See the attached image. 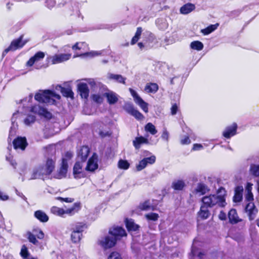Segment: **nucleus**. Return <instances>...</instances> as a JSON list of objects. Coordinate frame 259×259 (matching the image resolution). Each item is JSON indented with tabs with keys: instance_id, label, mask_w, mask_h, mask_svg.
Instances as JSON below:
<instances>
[{
	"instance_id": "nucleus-1",
	"label": "nucleus",
	"mask_w": 259,
	"mask_h": 259,
	"mask_svg": "<svg viewBox=\"0 0 259 259\" xmlns=\"http://www.w3.org/2000/svg\"><path fill=\"white\" fill-rule=\"evenodd\" d=\"M55 163L56 160L55 158H48L44 163L34 168L30 179H44L48 177L54 171L55 168Z\"/></svg>"
},
{
	"instance_id": "nucleus-2",
	"label": "nucleus",
	"mask_w": 259,
	"mask_h": 259,
	"mask_svg": "<svg viewBox=\"0 0 259 259\" xmlns=\"http://www.w3.org/2000/svg\"><path fill=\"white\" fill-rule=\"evenodd\" d=\"M226 192L224 188H220L216 194L204 196L202 198L203 204L206 207H213L218 205L220 207H225L226 202Z\"/></svg>"
},
{
	"instance_id": "nucleus-3",
	"label": "nucleus",
	"mask_w": 259,
	"mask_h": 259,
	"mask_svg": "<svg viewBox=\"0 0 259 259\" xmlns=\"http://www.w3.org/2000/svg\"><path fill=\"white\" fill-rule=\"evenodd\" d=\"M61 97L51 90L40 91L35 95V99L39 102L54 104L56 100H59Z\"/></svg>"
},
{
	"instance_id": "nucleus-4",
	"label": "nucleus",
	"mask_w": 259,
	"mask_h": 259,
	"mask_svg": "<svg viewBox=\"0 0 259 259\" xmlns=\"http://www.w3.org/2000/svg\"><path fill=\"white\" fill-rule=\"evenodd\" d=\"M83 227V225L81 223H77L72 228L70 237L72 242L74 243L79 242L82 236Z\"/></svg>"
},
{
	"instance_id": "nucleus-5",
	"label": "nucleus",
	"mask_w": 259,
	"mask_h": 259,
	"mask_svg": "<svg viewBox=\"0 0 259 259\" xmlns=\"http://www.w3.org/2000/svg\"><path fill=\"white\" fill-rule=\"evenodd\" d=\"M27 111H31L34 113L37 114L47 119H50L52 116L51 112L48 111L46 108L41 107L39 105H35L31 108L27 107L25 109L24 113H26Z\"/></svg>"
},
{
	"instance_id": "nucleus-6",
	"label": "nucleus",
	"mask_w": 259,
	"mask_h": 259,
	"mask_svg": "<svg viewBox=\"0 0 259 259\" xmlns=\"http://www.w3.org/2000/svg\"><path fill=\"white\" fill-rule=\"evenodd\" d=\"M117 239L110 233L108 235L102 238L98 241V244L105 249L113 247L116 244Z\"/></svg>"
},
{
	"instance_id": "nucleus-7",
	"label": "nucleus",
	"mask_w": 259,
	"mask_h": 259,
	"mask_svg": "<svg viewBox=\"0 0 259 259\" xmlns=\"http://www.w3.org/2000/svg\"><path fill=\"white\" fill-rule=\"evenodd\" d=\"M71 54H58L53 56H50L47 58L49 62L52 64L61 63L70 59Z\"/></svg>"
},
{
	"instance_id": "nucleus-8",
	"label": "nucleus",
	"mask_w": 259,
	"mask_h": 259,
	"mask_svg": "<svg viewBox=\"0 0 259 259\" xmlns=\"http://www.w3.org/2000/svg\"><path fill=\"white\" fill-rule=\"evenodd\" d=\"M131 95L133 97L134 102L145 113L148 112V104L145 102L137 94V93L131 88L129 89Z\"/></svg>"
},
{
	"instance_id": "nucleus-9",
	"label": "nucleus",
	"mask_w": 259,
	"mask_h": 259,
	"mask_svg": "<svg viewBox=\"0 0 259 259\" xmlns=\"http://www.w3.org/2000/svg\"><path fill=\"white\" fill-rule=\"evenodd\" d=\"M22 36H21L17 39L13 40L10 46L6 49L3 53V55H5L9 51H14L17 49H19L23 47V46L26 43V41L22 40Z\"/></svg>"
},
{
	"instance_id": "nucleus-10",
	"label": "nucleus",
	"mask_w": 259,
	"mask_h": 259,
	"mask_svg": "<svg viewBox=\"0 0 259 259\" xmlns=\"http://www.w3.org/2000/svg\"><path fill=\"white\" fill-rule=\"evenodd\" d=\"M133 143L135 148L136 149H139L142 144H156L157 143V141H151V140H149L147 137L140 136L135 138Z\"/></svg>"
},
{
	"instance_id": "nucleus-11",
	"label": "nucleus",
	"mask_w": 259,
	"mask_h": 259,
	"mask_svg": "<svg viewBox=\"0 0 259 259\" xmlns=\"http://www.w3.org/2000/svg\"><path fill=\"white\" fill-rule=\"evenodd\" d=\"M98 167V156L96 154H93L92 156L89 159L85 170L90 172H93Z\"/></svg>"
},
{
	"instance_id": "nucleus-12",
	"label": "nucleus",
	"mask_w": 259,
	"mask_h": 259,
	"mask_svg": "<svg viewBox=\"0 0 259 259\" xmlns=\"http://www.w3.org/2000/svg\"><path fill=\"white\" fill-rule=\"evenodd\" d=\"M68 170V162L65 158H62L61 167L55 175L57 179H62L66 177Z\"/></svg>"
},
{
	"instance_id": "nucleus-13",
	"label": "nucleus",
	"mask_w": 259,
	"mask_h": 259,
	"mask_svg": "<svg viewBox=\"0 0 259 259\" xmlns=\"http://www.w3.org/2000/svg\"><path fill=\"white\" fill-rule=\"evenodd\" d=\"M156 160V157L154 155H152L149 157H147L141 160L136 165V168L138 171H140L145 168L148 164H153Z\"/></svg>"
},
{
	"instance_id": "nucleus-14",
	"label": "nucleus",
	"mask_w": 259,
	"mask_h": 259,
	"mask_svg": "<svg viewBox=\"0 0 259 259\" xmlns=\"http://www.w3.org/2000/svg\"><path fill=\"white\" fill-rule=\"evenodd\" d=\"M237 128V124L236 123H233L225 129L223 132V136L227 139L230 138L231 137L234 136L236 134Z\"/></svg>"
},
{
	"instance_id": "nucleus-15",
	"label": "nucleus",
	"mask_w": 259,
	"mask_h": 259,
	"mask_svg": "<svg viewBox=\"0 0 259 259\" xmlns=\"http://www.w3.org/2000/svg\"><path fill=\"white\" fill-rule=\"evenodd\" d=\"M245 210L249 217V220H254L257 212V209L255 207L254 203L252 202H248L245 207Z\"/></svg>"
},
{
	"instance_id": "nucleus-16",
	"label": "nucleus",
	"mask_w": 259,
	"mask_h": 259,
	"mask_svg": "<svg viewBox=\"0 0 259 259\" xmlns=\"http://www.w3.org/2000/svg\"><path fill=\"white\" fill-rule=\"evenodd\" d=\"M77 88L81 98L87 99L89 95V89L87 83L80 82L77 84Z\"/></svg>"
},
{
	"instance_id": "nucleus-17",
	"label": "nucleus",
	"mask_w": 259,
	"mask_h": 259,
	"mask_svg": "<svg viewBox=\"0 0 259 259\" xmlns=\"http://www.w3.org/2000/svg\"><path fill=\"white\" fill-rule=\"evenodd\" d=\"M45 56V53L42 52L36 53L33 57H31L26 63L27 66H32L35 63L42 59Z\"/></svg>"
},
{
	"instance_id": "nucleus-18",
	"label": "nucleus",
	"mask_w": 259,
	"mask_h": 259,
	"mask_svg": "<svg viewBox=\"0 0 259 259\" xmlns=\"http://www.w3.org/2000/svg\"><path fill=\"white\" fill-rule=\"evenodd\" d=\"M13 145L15 149L24 150L27 145L26 140L25 138L18 137L13 141Z\"/></svg>"
},
{
	"instance_id": "nucleus-19",
	"label": "nucleus",
	"mask_w": 259,
	"mask_h": 259,
	"mask_svg": "<svg viewBox=\"0 0 259 259\" xmlns=\"http://www.w3.org/2000/svg\"><path fill=\"white\" fill-rule=\"evenodd\" d=\"M90 152V149L87 146H83L78 150L77 153V160L82 162L86 160Z\"/></svg>"
},
{
	"instance_id": "nucleus-20",
	"label": "nucleus",
	"mask_w": 259,
	"mask_h": 259,
	"mask_svg": "<svg viewBox=\"0 0 259 259\" xmlns=\"http://www.w3.org/2000/svg\"><path fill=\"white\" fill-rule=\"evenodd\" d=\"M109 233L116 239L117 237L125 236L126 235L125 231L122 228L118 226L111 228Z\"/></svg>"
},
{
	"instance_id": "nucleus-21",
	"label": "nucleus",
	"mask_w": 259,
	"mask_h": 259,
	"mask_svg": "<svg viewBox=\"0 0 259 259\" xmlns=\"http://www.w3.org/2000/svg\"><path fill=\"white\" fill-rule=\"evenodd\" d=\"M196 241L195 240L192 247L191 254H190V259H200L203 255L196 247Z\"/></svg>"
},
{
	"instance_id": "nucleus-22",
	"label": "nucleus",
	"mask_w": 259,
	"mask_h": 259,
	"mask_svg": "<svg viewBox=\"0 0 259 259\" xmlns=\"http://www.w3.org/2000/svg\"><path fill=\"white\" fill-rule=\"evenodd\" d=\"M208 191L209 189L205 185L199 183L197 185L195 190L192 192V193L193 194H196L200 196L204 194Z\"/></svg>"
},
{
	"instance_id": "nucleus-23",
	"label": "nucleus",
	"mask_w": 259,
	"mask_h": 259,
	"mask_svg": "<svg viewBox=\"0 0 259 259\" xmlns=\"http://www.w3.org/2000/svg\"><path fill=\"white\" fill-rule=\"evenodd\" d=\"M253 184L251 183H247L245 186V200L249 202L253 200V195L251 192Z\"/></svg>"
},
{
	"instance_id": "nucleus-24",
	"label": "nucleus",
	"mask_w": 259,
	"mask_h": 259,
	"mask_svg": "<svg viewBox=\"0 0 259 259\" xmlns=\"http://www.w3.org/2000/svg\"><path fill=\"white\" fill-rule=\"evenodd\" d=\"M105 96L107 98L108 103L110 104H115L118 99V95L112 91L105 93Z\"/></svg>"
},
{
	"instance_id": "nucleus-25",
	"label": "nucleus",
	"mask_w": 259,
	"mask_h": 259,
	"mask_svg": "<svg viewBox=\"0 0 259 259\" xmlns=\"http://www.w3.org/2000/svg\"><path fill=\"white\" fill-rule=\"evenodd\" d=\"M195 9V6L194 4L187 3L180 8V11L181 14L186 15L194 10Z\"/></svg>"
},
{
	"instance_id": "nucleus-26",
	"label": "nucleus",
	"mask_w": 259,
	"mask_h": 259,
	"mask_svg": "<svg viewBox=\"0 0 259 259\" xmlns=\"http://www.w3.org/2000/svg\"><path fill=\"white\" fill-rule=\"evenodd\" d=\"M138 208L141 210L147 211L149 210H153L154 208V206L151 203L150 200H148L141 203L139 204Z\"/></svg>"
},
{
	"instance_id": "nucleus-27",
	"label": "nucleus",
	"mask_w": 259,
	"mask_h": 259,
	"mask_svg": "<svg viewBox=\"0 0 259 259\" xmlns=\"http://www.w3.org/2000/svg\"><path fill=\"white\" fill-rule=\"evenodd\" d=\"M243 190V188L242 186H238L235 188V195L233 197V201L235 202H239L241 201Z\"/></svg>"
},
{
	"instance_id": "nucleus-28",
	"label": "nucleus",
	"mask_w": 259,
	"mask_h": 259,
	"mask_svg": "<svg viewBox=\"0 0 259 259\" xmlns=\"http://www.w3.org/2000/svg\"><path fill=\"white\" fill-rule=\"evenodd\" d=\"M158 90V85L156 83H147L144 91L147 93H155Z\"/></svg>"
},
{
	"instance_id": "nucleus-29",
	"label": "nucleus",
	"mask_w": 259,
	"mask_h": 259,
	"mask_svg": "<svg viewBox=\"0 0 259 259\" xmlns=\"http://www.w3.org/2000/svg\"><path fill=\"white\" fill-rule=\"evenodd\" d=\"M210 215L209 210L207 209V207L203 205L201 206L200 211L198 213V217L199 219L202 220L207 219Z\"/></svg>"
},
{
	"instance_id": "nucleus-30",
	"label": "nucleus",
	"mask_w": 259,
	"mask_h": 259,
	"mask_svg": "<svg viewBox=\"0 0 259 259\" xmlns=\"http://www.w3.org/2000/svg\"><path fill=\"white\" fill-rule=\"evenodd\" d=\"M107 78L110 80H113L119 83H125V78L121 75L108 73L107 75Z\"/></svg>"
},
{
	"instance_id": "nucleus-31",
	"label": "nucleus",
	"mask_w": 259,
	"mask_h": 259,
	"mask_svg": "<svg viewBox=\"0 0 259 259\" xmlns=\"http://www.w3.org/2000/svg\"><path fill=\"white\" fill-rule=\"evenodd\" d=\"M185 183L181 180H176L172 182L171 187L175 190L180 191L185 187Z\"/></svg>"
},
{
	"instance_id": "nucleus-32",
	"label": "nucleus",
	"mask_w": 259,
	"mask_h": 259,
	"mask_svg": "<svg viewBox=\"0 0 259 259\" xmlns=\"http://www.w3.org/2000/svg\"><path fill=\"white\" fill-rule=\"evenodd\" d=\"M83 162L78 160L75 163L73 167V175L75 178L78 177V175L80 174L82 170Z\"/></svg>"
},
{
	"instance_id": "nucleus-33",
	"label": "nucleus",
	"mask_w": 259,
	"mask_h": 259,
	"mask_svg": "<svg viewBox=\"0 0 259 259\" xmlns=\"http://www.w3.org/2000/svg\"><path fill=\"white\" fill-rule=\"evenodd\" d=\"M228 218L230 222L232 224L237 223L239 221V218L236 210L234 209H231L228 213Z\"/></svg>"
},
{
	"instance_id": "nucleus-34",
	"label": "nucleus",
	"mask_w": 259,
	"mask_h": 259,
	"mask_svg": "<svg viewBox=\"0 0 259 259\" xmlns=\"http://www.w3.org/2000/svg\"><path fill=\"white\" fill-rule=\"evenodd\" d=\"M20 111H18V113H15L13 115V117L12 118V126H11L10 130V133H9V138H11V137H14L16 133V130L17 127V124H14V122H15V118H16V116L17 114L19 113Z\"/></svg>"
},
{
	"instance_id": "nucleus-35",
	"label": "nucleus",
	"mask_w": 259,
	"mask_h": 259,
	"mask_svg": "<svg viewBox=\"0 0 259 259\" xmlns=\"http://www.w3.org/2000/svg\"><path fill=\"white\" fill-rule=\"evenodd\" d=\"M36 218L42 222H47L49 220V217L46 213L41 210H37L34 213Z\"/></svg>"
},
{
	"instance_id": "nucleus-36",
	"label": "nucleus",
	"mask_w": 259,
	"mask_h": 259,
	"mask_svg": "<svg viewBox=\"0 0 259 259\" xmlns=\"http://www.w3.org/2000/svg\"><path fill=\"white\" fill-rule=\"evenodd\" d=\"M125 223L126 227L129 231H136L139 228V226L136 224L132 219H126L125 220Z\"/></svg>"
},
{
	"instance_id": "nucleus-37",
	"label": "nucleus",
	"mask_w": 259,
	"mask_h": 259,
	"mask_svg": "<svg viewBox=\"0 0 259 259\" xmlns=\"http://www.w3.org/2000/svg\"><path fill=\"white\" fill-rule=\"evenodd\" d=\"M57 88H59L60 92L62 93L64 96L67 98H73V93L70 89L64 88L59 85H57Z\"/></svg>"
},
{
	"instance_id": "nucleus-38",
	"label": "nucleus",
	"mask_w": 259,
	"mask_h": 259,
	"mask_svg": "<svg viewBox=\"0 0 259 259\" xmlns=\"http://www.w3.org/2000/svg\"><path fill=\"white\" fill-rule=\"evenodd\" d=\"M190 47L192 50L200 51L203 49L204 45L202 42L199 40H195L190 43Z\"/></svg>"
},
{
	"instance_id": "nucleus-39",
	"label": "nucleus",
	"mask_w": 259,
	"mask_h": 259,
	"mask_svg": "<svg viewBox=\"0 0 259 259\" xmlns=\"http://www.w3.org/2000/svg\"><path fill=\"white\" fill-rule=\"evenodd\" d=\"M218 26H219L218 23H216L215 24H212V25L208 26V27H207L206 28H205L204 29H201L200 31L203 35H208V34L211 33V32L214 31L215 30H216L217 29V28L218 27Z\"/></svg>"
},
{
	"instance_id": "nucleus-40",
	"label": "nucleus",
	"mask_w": 259,
	"mask_h": 259,
	"mask_svg": "<svg viewBox=\"0 0 259 259\" xmlns=\"http://www.w3.org/2000/svg\"><path fill=\"white\" fill-rule=\"evenodd\" d=\"M51 211L54 214L59 217H64L65 215L64 209L57 206L52 207L51 209Z\"/></svg>"
},
{
	"instance_id": "nucleus-41",
	"label": "nucleus",
	"mask_w": 259,
	"mask_h": 259,
	"mask_svg": "<svg viewBox=\"0 0 259 259\" xmlns=\"http://www.w3.org/2000/svg\"><path fill=\"white\" fill-rule=\"evenodd\" d=\"M101 52L98 51H91L87 53H85L80 55L74 56V57H81L82 58H93L96 56H98L101 55Z\"/></svg>"
},
{
	"instance_id": "nucleus-42",
	"label": "nucleus",
	"mask_w": 259,
	"mask_h": 259,
	"mask_svg": "<svg viewBox=\"0 0 259 259\" xmlns=\"http://www.w3.org/2000/svg\"><path fill=\"white\" fill-rule=\"evenodd\" d=\"M105 96V94L96 93L92 96V99L95 102L101 104L103 102Z\"/></svg>"
},
{
	"instance_id": "nucleus-43",
	"label": "nucleus",
	"mask_w": 259,
	"mask_h": 259,
	"mask_svg": "<svg viewBox=\"0 0 259 259\" xmlns=\"http://www.w3.org/2000/svg\"><path fill=\"white\" fill-rule=\"evenodd\" d=\"M145 131L150 133L152 135H155L157 133L155 126L150 122L148 123L145 126Z\"/></svg>"
},
{
	"instance_id": "nucleus-44",
	"label": "nucleus",
	"mask_w": 259,
	"mask_h": 259,
	"mask_svg": "<svg viewBox=\"0 0 259 259\" xmlns=\"http://www.w3.org/2000/svg\"><path fill=\"white\" fill-rule=\"evenodd\" d=\"M87 48V45L84 42H76L72 47V49L73 51L85 50Z\"/></svg>"
},
{
	"instance_id": "nucleus-45",
	"label": "nucleus",
	"mask_w": 259,
	"mask_h": 259,
	"mask_svg": "<svg viewBox=\"0 0 259 259\" xmlns=\"http://www.w3.org/2000/svg\"><path fill=\"white\" fill-rule=\"evenodd\" d=\"M118 167L120 169L126 170L130 167V163L127 160L120 159L118 162Z\"/></svg>"
},
{
	"instance_id": "nucleus-46",
	"label": "nucleus",
	"mask_w": 259,
	"mask_h": 259,
	"mask_svg": "<svg viewBox=\"0 0 259 259\" xmlns=\"http://www.w3.org/2000/svg\"><path fill=\"white\" fill-rule=\"evenodd\" d=\"M250 171L255 177H259V164L252 165L250 166Z\"/></svg>"
},
{
	"instance_id": "nucleus-47",
	"label": "nucleus",
	"mask_w": 259,
	"mask_h": 259,
	"mask_svg": "<svg viewBox=\"0 0 259 259\" xmlns=\"http://www.w3.org/2000/svg\"><path fill=\"white\" fill-rule=\"evenodd\" d=\"M79 207V205L77 203L74 204L73 206L71 207L68 208L66 210L64 209L65 214L72 215L76 210V208Z\"/></svg>"
},
{
	"instance_id": "nucleus-48",
	"label": "nucleus",
	"mask_w": 259,
	"mask_h": 259,
	"mask_svg": "<svg viewBox=\"0 0 259 259\" xmlns=\"http://www.w3.org/2000/svg\"><path fill=\"white\" fill-rule=\"evenodd\" d=\"M33 233L39 239H42L44 238L45 234L39 228L34 229L33 230Z\"/></svg>"
},
{
	"instance_id": "nucleus-49",
	"label": "nucleus",
	"mask_w": 259,
	"mask_h": 259,
	"mask_svg": "<svg viewBox=\"0 0 259 259\" xmlns=\"http://www.w3.org/2000/svg\"><path fill=\"white\" fill-rule=\"evenodd\" d=\"M145 217L148 220L155 221L158 220L159 215L157 213L152 212L146 214Z\"/></svg>"
},
{
	"instance_id": "nucleus-50",
	"label": "nucleus",
	"mask_w": 259,
	"mask_h": 259,
	"mask_svg": "<svg viewBox=\"0 0 259 259\" xmlns=\"http://www.w3.org/2000/svg\"><path fill=\"white\" fill-rule=\"evenodd\" d=\"M131 115L134 116L138 120H143L144 118L143 115L136 109L134 110Z\"/></svg>"
},
{
	"instance_id": "nucleus-51",
	"label": "nucleus",
	"mask_w": 259,
	"mask_h": 259,
	"mask_svg": "<svg viewBox=\"0 0 259 259\" xmlns=\"http://www.w3.org/2000/svg\"><path fill=\"white\" fill-rule=\"evenodd\" d=\"M146 41L149 44V45H150V44H156L158 42L155 36L151 33H149L148 38Z\"/></svg>"
},
{
	"instance_id": "nucleus-52",
	"label": "nucleus",
	"mask_w": 259,
	"mask_h": 259,
	"mask_svg": "<svg viewBox=\"0 0 259 259\" xmlns=\"http://www.w3.org/2000/svg\"><path fill=\"white\" fill-rule=\"evenodd\" d=\"M28 235V239L29 241L31 242L32 243L34 244H36L38 243V241L35 238V235L33 233V232H28L27 233Z\"/></svg>"
},
{
	"instance_id": "nucleus-53",
	"label": "nucleus",
	"mask_w": 259,
	"mask_h": 259,
	"mask_svg": "<svg viewBox=\"0 0 259 259\" xmlns=\"http://www.w3.org/2000/svg\"><path fill=\"white\" fill-rule=\"evenodd\" d=\"M35 118L33 115H28L25 119L24 123L26 125H29L33 123L35 121Z\"/></svg>"
},
{
	"instance_id": "nucleus-54",
	"label": "nucleus",
	"mask_w": 259,
	"mask_h": 259,
	"mask_svg": "<svg viewBox=\"0 0 259 259\" xmlns=\"http://www.w3.org/2000/svg\"><path fill=\"white\" fill-rule=\"evenodd\" d=\"M169 133L168 132V131L166 130V128H164L162 131V133L161 134V139L163 141H164L167 143L169 140Z\"/></svg>"
},
{
	"instance_id": "nucleus-55",
	"label": "nucleus",
	"mask_w": 259,
	"mask_h": 259,
	"mask_svg": "<svg viewBox=\"0 0 259 259\" xmlns=\"http://www.w3.org/2000/svg\"><path fill=\"white\" fill-rule=\"evenodd\" d=\"M20 254H21V256L22 257H23L24 258H27V256H28L29 253H28L27 248L24 245H23L22 247L21 252H20Z\"/></svg>"
},
{
	"instance_id": "nucleus-56",
	"label": "nucleus",
	"mask_w": 259,
	"mask_h": 259,
	"mask_svg": "<svg viewBox=\"0 0 259 259\" xmlns=\"http://www.w3.org/2000/svg\"><path fill=\"white\" fill-rule=\"evenodd\" d=\"M124 109L129 114H131L135 108L134 106L130 104H126L124 106Z\"/></svg>"
},
{
	"instance_id": "nucleus-57",
	"label": "nucleus",
	"mask_w": 259,
	"mask_h": 259,
	"mask_svg": "<svg viewBox=\"0 0 259 259\" xmlns=\"http://www.w3.org/2000/svg\"><path fill=\"white\" fill-rule=\"evenodd\" d=\"M191 143V140L189 137L187 136H185L182 137L181 139V143L183 145L189 144Z\"/></svg>"
},
{
	"instance_id": "nucleus-58",
	"label": "nucleus",
	"mask_w": 259,
	"mask_h": 259,
	"mask_svg": "<svg viewBox=\"0 0 259 259\" xmlns=\"http://www.w3.org/2000/svg\"><path fill=\"white\" fill-rule=\"evenodd\" d=\"M108 259H122L120 255L117 252H112L108 257Z\"/></svg>"
},
{
	"instance_id": "nucleus-59",
	"label": "nucleus",
	"mask_w": 259,
	"mask_h": 259,
	"mask_svg": "<svg viewBox=\"0 0 259 259\" xmlns=\"http://www.w3.org/2000/svg\"><path fill=\"white\" fill-rule=\"evenodd\" d=\"M56 199L61 200V201H64L67 203H71L74 201V199L72 198H63L61 197H58L56 198Z\"/></svg>"
},
{
	"instance_id": "nucleus-60",
	"label": "nucleus",
	"mask_w": 259,
	"mask_h": 259,
	"mask_svg": "<svg viewBox=\"0 0 259 259\" xmlns=\"http://www.w3.org/2000/svg\"><path fill=\"white\" fill-rule=\"evenodd\" d=\"M203 149V146L200 144H194L193 146L192 150L193 151H200Z\"/></svg>"
},
{
	"instance_id": "nucleus-61",
	"label": "nucleus",
	"mask_w": 259,
	"mask_h": 259,
	"mask_svg": "<svg viewBox=\"0 0 259 259\" xmlns=\"http://www.w3.org/2000/svg\"><path fill=\"white\" fill-rule=\"evenodd\" d=\"M85 80L87 81L86 83L89 84L92 88H94L96 85V82L94 79L89 78L85 79Z\"/></svg>"
},
{
	"instance_id": "nucleus-62",
	"label": "nucleus",
	"mask_w": 259,
	"mask_h": 259,
	"mask_svg": "<svg viewBox=\"0 0 259 259\" xmlns=\"http://www.w3.org/2000/svg\"><path fill=\"white\" fill-rule=\"evenodd\" d=\"M47 6L49 8H52L56 4V2L55 0H47Z\"/></svg>"
},
{
	"instance_id": "nucleus-63",
	"label": "nucleus",
	"mask_w": 259,
	"mask_h": 259,
	"mask_svg": "<svg viewBox=\"0 0 259 259\" xmlns=\"http://www.w3.org/2000/svg\"><path fill=\"white\" fill-rule=\"evenodd\" d=\"M218 217L222 221L225 220L227 218L226 213L223 211H220Z\"/></svg>"
},
{
	"instance_id": "nucleus-64",
	"label": "nucleus",
	"mask_w": 259,
	"mask_h": 259,
	"mask_svg": "<svg viewBox=\"0 0 259 259\" xmlns=\"http://www.w3.org/2000/svg\"><path fill=\"white\" fill-rule=\"evenodd\" d=\"M9 199V196L3 192L0 191V199L3 201L7 200Z\"/></svg>"
}]
</instances>
